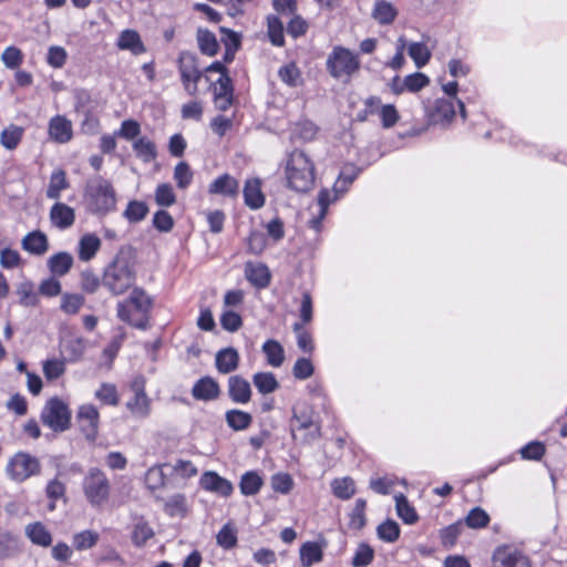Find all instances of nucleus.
Instances as JSON below:
<instances>
[{
	"mask_svg": "<svg viewBox=\"0 0 567 567\" xmlns=\"http://www.w3.org/2000/svg\"><path fill=\"white\" fill-rule=\"evenodd\" d=\"M285 181L288 188L306 193L315 184V164L302 151L295 150L284 162Z\"/></svg>",
	"mask_w": 567,
	"mask_h": 567,
	"instance_id": "nucleus-1",
	"label": "nucleus"
},
{
	"mask_svg": "<svg viewBox=\"0 0 567 567\" xmlns=\"http://www.w3.org/2000/svg\"><path fill=\"white\" fill-rule=\"evenodd\" d=\"M152 307V300L146 292L140 288L132 290L127 300L118 302L117 317L128 324L146 329L148 322V311Z\"/></svg>",
	"mask_w": 567,
	"mask_h": 567,
	"instance_id": "nucleus-2",
	"label": "nucleus"
},
{
	"mask_svg": "<svg viewBox=\"0 0 567 567\" xmlns=\"http://www.w3.org/2000/svg\"><path fill=\"white\" fill-rule=\"evenodd\" d=\"M360 66L361 62L359 55L341 45L333 47L326 61V68L329 74L333 79L343 82L350 81V79L358 73Z\"/></svg>",
	"mask_w": 567,
	"mask_h": 567,
	"instance_id": "nucleus-3",
	"label": "nucleus"
},
{
	"mask_svg": "<svg viewBox=\"0 0 567 567\" xmlns=\"http://www.w3.org/2000/svg\"><path fill=\"white\" fill-rule=\"evenodd\" d=\"M85 200L92 213L106 214L115 208V190L110 182L97 177L87 184Z\"/></svg>",
	"mask_w": 567,
	"mask_h": 567,
	"instance_id": "nucleus-4",
	"label": "nucleus"
},
{
	"mask_svg": "<svg viewBox=\"0 0 567 567\" xmlns=\"http://www.w3.org/2000/svg\"><path fill=\"white\" fill-rule=\"evenodd\" d=\"M135 276L127 260L116 258L110 264L103 275V286L113 295H122L134 284Z\"/></svg>",
	"mask_w": 567,
	"mask_h": 567,
	"instance_id": "nucleus-5",
	"label": "nucleus"
},
{
	"mask_svg": "<svg viewBox=\"0 0 567 567\" xmlns=\"http://www.w3.org/2000/svg\"><path fill=\"white\" fill-rule=\"evenodd\" d=\"M83 493L93 507H101L107 503L111 494V484L106 474L100 468L92 467L83 480Z\"/></svg>",
	"mask_w": 567,
	"mask_h": 567,
	"instance_id": "nucleus-6",
	"label": "nucleus"
},
{
	"mask_svg": "<svg viewBox=\"0 0 567 567\" xmlns=\"http://www.w3.org/2000/svg\"><path fill=\"white\" fill-rule=\"evenodd\" d=\"M40 473V460L27 452H17L8 460L6 465L7 476L16 483H23Z\"/></svg>",
	"mask_w": 567,
	"mask_h": 567,
	"instance_id": "nucleus-7",
	"label": "nucleus"
},
{
	"mask_svg": "<svg viewBox=\"0 0 567 567\" xmlns=\"http://www.w3.org/2000/svg\"><path fill=\"white\" fill-rule=\"evenodd\" d=\"M41 421L54 432H63L71 425V411L59 398L47 401L41 411Z\"/></svg>",
	"mask_w": 567,
	"mask_h": 567,
	"instance_id": "nucleus-8",
	"label": "nucleus"
},
{
	"mask_svg": "<svg viewBox=\"0 0 567 567\" xmlns=\"http://www.w3.org/2000/svg\"><path fill=\"white\" fill-rule=\"evenodd\" d=\"M146 380L142 375L135 377L131 384L133 395L126 402V409L137 419H145L151 414L152 401L146 391Z\"/></svg>",
	"mask_w": 567,
	"mask_h": 567,
	"instance_id": "nucleus-9",
	"label": "nucleus"
},
{
	"mask_svg": "<svg viewBox=\"0 0 567 567\" xmlns=\"http://www.w3.org/2000/svg\"><path fill=\"white\" fill-rule=\"evenodd\" d=\"M178 69L184 89L189 95H196L198 81L202 78V71L197 66L196 58L190 53H182L178 59Z\"/></svg>",
	"mask_w": 567,
	"mask_h": 567,
	"instance_id": "nucleus-10",
	"label": "nucleus"
},
{
	"mask_svg": "<svg viewBox=\"0 0 567 567\" xmlns=\"http://www.w3.org/2000/svg\"><path fill=\"white\" fill-rule=\"evenodd\" d=\"M76 421L81 432L90 441H94L99 433L100 413L97 409L91 404H82L76 413Z\"/></svg>",
	"mask_w": 567,
	"mask_h": 567,
	"instance_id": "nucleus-11",
	"label": "nucleus"
},
{
	"mask_svg": "<svg viewBox=\"0 0 567 567\" xmlns=\"http://www.w3.org/2000/svg\"><path fill=\"white\" fill-rule=\"evenodd\" d=\"M292 436L297 439V432L307 431L303 441H309L319 435V426L315 423L312 411L310 409L297 410L293 409V414L290 422Z\"/></svg>",
	"mask_w": 567,
	"mask_h": 567,
	"instance_id": "nucleus-12",
	"label": "nucleus"
},
{
	"mask_svg": "<svg viewBox=\"0 0 567 567\" xmlns=\"http://www.w3.org/2000/svg\"><path fill=\"white\" fill-rule=\"evenodd\" d=\"M492 560L493 567H532L528 557L512 546L498 547Z\"/></svg>",
	"mask_w": 567,
	"mask_h": 567,
	"instance_id": "nucleus-13",
	"label": "nucleus"
},
{
	"mask_svg": "<svg viewBox=\"0 0 567 567\" xmlns=\"http://www.w3.org/2000/svg\"><path fill=\"white\" fill-rule=\"evenodd\" d=\"M199 485L203 489L224 497L230 496L234 492L231 482L214 471L204 472L199 478Z\"/></svg>",
	"mask_w": 567,
	"mask_h": 567,
	"instance_id": "nucleus-14",
	"label": "nucleus"
},
{
	"mask_svg": "<svg viewBox=\"0 0 567 567\" xmlns=\"http://www.w3.org/2000/svg\"><path fill=\"white\" fill-rule=\"evenodd\" d=\"M48 135L58 144H66L73 137L72 122L63 115H55L49 121Z\"/></svg>",
	"mask_w": 567,
	"mask_h": 567,
	"instance_id": "nucleus-15",
	"label": "nucleus"
},
{
	"mask_svg": "<svg viewBox=\"0 0 567 567\" xmlns=\"http://www.w3.org/2000/svg\"><path fill=\"white\" fill-rule=\"evenodd\" d=\"M228 396L234 403L247 404L251 400L250 383L241 375H233L227 382Z\"/></svg>",
	"mask_w": 567,
	"mask_h": 567,
	"instance_id": "nucleus-16",
	"label": "nucleus"
},
{
	"mask_svg": "<svg viewBox=\"0 0 567 567\" xmlns=\"http://www.w3.org/2000/svg\"><path fill=\"white\" fill-rule=\"evenodd\" d=\"M261 179L258 177L248 178L244 186V200L247 207L252 210L259 209L265 205L266 197L261 189Z\"/></svg>",
	"mask_w": 567,
	"mask_h": 567,
	"instance_id": "nucleus-17",
	"label": "nucleus"
},
{
	"mask_svg": "<svg viewBox=\"0 0 567 567\" xmlns=\"http://www.w3.org/2000/svg\"><path fill=\"white\" fill-rule=\"evenodd\" d=\"M208 193L235 198L239 193V183L234 176L223 174L209 184Z\"/></svg>",
	"mask_w": 567,
	"mask_h": 567,
	"instance_id": "nucleus-18",
	"label": "nucleus"
},
{
	"mask_svg": "<svg viewBox=\"0 0 567 567\" xmlns=\"http://www.w3.org/2000/svg\"><path fill=\"white\" fill-rule=\"evenodd\" d=\"M23 250L31 255L42 256L49 250L48 236L41 230L28 233L21 240Z\"/></svg>",
	"mask_w": 567,
	"mask_h": 567,
	"instance_id": "nucleus-19",
	"label": "nucleus"
},
{
	"mask_svg": "<svg viewBox=\"0 0 567 567\" xmlns=\"http://www.w3.org/2000/svg\"><path fill=\"white\" fill-rule=\"evenodd\" d=\"M50 221L59 229L70 228L75 221L74 209L64 203H55L50 209Z\"/></svg>",
	"mask_w": 567,
	"mask_h": 567,
	"instance_id": "nucleus-20",
	"label": "nucleus"
},
{
	"mask_svg": "<svg viewBox=\"0 0 567 567\" xmlns=\"http://www.w3.org/2000/svg\"><path fill=\"white\" fill-rule=\"evenodd\" d=\"M102 241L97 235L86 233L79 239L78 257L81 261L87 262L92 260L101 249Z\"/></svg>",
	"mask_w": 567,
	"mask_h": 567,
	"instance_id": "nucleus-21",
	"label": "nucleus"
},
{
	"mask_svg": "<svg viewBox=\"0 0 567 567\" xmlns=\"http://www.w3.org/2000/svg\"><path fill=\"white\" fill-rule=\"evenodd\" d=\"M219 384L210 377L199 379L192 389V395L202 401H212L219 396Z\"/></svg>",
	"mask_w": 567,
	"mask_h": 567,
	"instance_id": "nucleus-22",
	"label": "nucleus"
},
{
	"mask_svg": "<svg viewBox=\"0 0 567 567\" xmlns=\"http://www.w3.org/2000/svg\"><path fill=\"white\" fill-rule=\"evenodd\" d=\"M116 45L120 50L130 51L134 55L146 52V48L135 30L126 29L118 35Z\"/></svg>",
	"mask_w": 567,
	"mask_h": 567,
	"instance_id": "nucleus-23",
	"label": "nucleus"
},
{
	"mask_svg": "<svg viewBox=\"0 0 567 567\" xmlns=\"http://www.w3.org/2000/svg\"><path fill=\"white\" fill-rule=\"evenodd\" d=\"M245 276L246 279L257 288H265L270 281V271L268 267L260 262H246Z\"/></svg>",
	"mask_w": 567,
	"mask_h": 567,
	"instance_id": "nucleus-24",
	"label": "nucleus"
},
{
	"mask_svg": "<svg viewBox=\"0 0 567 567\" xmlns=\"http://www.w3.org/2000/svg\"><path fill=\"white\" fill-rule=\"evenodd\" d=\"M215 364L218 372L227 374L235 371L239 364L238 351L234 348H225L216 353Z\"/></svg>",
	"mask_w": 567,
	"mask_h": 567,
	"instance_id": "nucleus-25",
	"label": "nucleus"
},
{
	"mask_svg": "<svg viewBox=\"0 0 567 567\" xmlns=\"http://www.w3.org/2000/svg\"><path fill=\"white\" fill-rule=\"evenodd\" d=\"M455 115L454 104L451 100L437 99L430 113L434 124H449Z\"/></svg>",
	"mask_w": 567,
	"mask_h": 567,
	"instance_id": "nucleus-26",
	"label": "nucleus"
},
{
	"mask_svg": "<svg viewBox=\"0 0 567 567\" xmlns=\"http://www.w3.org/2000/svg\"><path fill=\"white\" fill-rule=\"evenodd\" d=\"M73 257L71 254L61 251L52 255L47 264L50 272L56 277L65 276L73 266Z\"/></svg>",
	"mask_w": 567,
	"mask_h": 567,
	"instance_id": "nucleus-27",
	"label": "nucleus"
},
{
	"mask_svg": "<svg viewBox=\"0 0 567 567\" xmlns=\"http://www.w3.org/2000/svg\"><path fill=\"white\" fill-rule=\"evenodd\" d=\"M27 537L35 545L49 547L52 543V536L48 528L40 522L28 524L25 526Z\"/></svg>",
	"mask_w": 567,
	"mask_h": 567,
	"instance_id": "nucleus-28",
	"label": "nucleus"
},
{
	"mask_svg": "<svg viewBox=\"0 0 567 567\" xmlns=\"http://www.w3.org/2000/svg\"><path fill=\"white\" fill-rule=\"evenodd\" d=\"M164 512L171 517H185L188 512L186 496L181 493L169 496L164 502Z\"/></svg>",
	"mask_w": 567,
	"mask_h": 567,
	"instance_id": "nucleus-29",
	"label": "nucleus"
},
{
	"mask_svg": "<svg viewBox=\"0 0 567 567\" xmlns=\"http://www.w3.org/2000/svg\"><path fill=\"white\" fill-rule=\"evenodd\" d=\"M261 349L266 355L267 363L270 367L279 368L282 365V363L285 361V350H284V347L277 340H274V339L267 340L262 344Z\"/></svg>",
	"mask_w": 567,
	"mask_h": 567,
	"instance_id": "nucleus-30",
	"label": "nucleus"
},
{
	"mask_svg": "<svg viewBox=\"0 0 567 567\" xmlns=\"http://www.w3.org/2000/svg\"><path fill=\"white\" fill-rule=\"evenodd\" d=\"M225 420L231 430L244 431L252 423V415L238 409H231L225 413Z\"/></svg>",
	"mask_w": 567,
	"mask_h": 567,
	"instance_id": "nucleus-31",
	"label": "nucleus"
},
{
	"mask_svg": "<svg viewBox=\"0 0 567 567\" xmlns=\"http://www.w3.org/2000/svg\"><path fill=\"white\" fill-rule=\"evenodd\" d=\"M133 150L144 163H150L157 157L156 145L148 137H138L133 142Z\"/></svg>",
	"mask_w": 567,
	"mask_h": 567,
	"instance_id": "nucleus-32",
	"label": "nucleus"
},
{
	"mask_svg": "<svg viewBox=\"0 0 567 567\" xmlns=\"http://www.w3.org/2000/svg\"><path fill=\"white\" fill-rule=\"evenodd\" d=\"M278 76L290 87H297L303 83L302 73L293 62L280 66L278 70Z\"/></svg>",
	"mask_w": 567,
	"mask_h": 567,
	"instance_id": "nucleus-33",
	"label": "nucleus"
},
{
	"mask_svg": "<svg viewBox=\"0 0 567 567\" xmlns=\"http://www.w3.org/2000/svg\"><path fill=\"white\" fill-rule=\"evenodd\" d=\"M65 484L58 477H54L47 483L45 495L49 499V511H54L56 507V502L65 498Z\"/></svg>",
	"mask_w": 567,
	"mask_h": 567,
	"instance_id": "nucleus-34",
	"label": "nucleus"
},
{
	"mask_svg": "<svg viewBox=\"0 0 567 567\" xmlns=\"http://www.w3.org/2000/svg\"><path fill=\"white\" fill-rule=\"evenodd\" d=\"M322 548L315 542H307L300 547V560L303 567H310L322 560Z\"/></svg>",
	"mask_w": 567,
	"mask_h": 567,
	"instance_id": "nucleus-35",
	"label": "nucleus"
},
{
	"mask_svg": "<svg viewBox=\"0 0 567 567\" xmlns=\"http://www.w3.org/2000/svg\"><path fill=\"white\" fill-rule=\"evenodd\" d=\"M398 16V10L392 3L381 0L377 1L372 11V17L380 24H390L394 21Z\"/></svg>",
	"mask_w": 567,
	"mask_h": 567,
	"instance_id": "nucleus-36",
	"label": "nucleus"
},
{
	"mask_svg": "<svg viewBox=\"0 0 567 567\" xmlns=\"http://www.w3.org/2000/svg\"><path fill=\"white\" fill-rule=\"evenodd\" d=\"M264 484V481L261 476L254 471L246 472L239 483V488L243 495L245 496H252L256 495L261 486Z\"/></svg>",
	"mask_w": 567,
	"mask_h": 567,
	"instance_id": "nucleus-37",
	"label": "nucleus"
},
{
	"mask_svg": "<svg viewBox=\"0 0 567 567\" xmlns=\"http://www.w3.org/2000/svg\"><path fill=\"white\" fill-rule=\"evenodd\" d=\"M252 382L261 394H270L279 388V382L271 372H258L252 377Z\"/></svg>",
	"mask_w": 567,
	"mask_h": 567,
	"instance_id": "nucleus-38",
	"label": "nucleus"
},
{
	"mask_svg": "<svg viewBox=\"0 0 567 567\" xmlns=\"http://www.w3.org/2000/svg\"><path fill=\"white\" fill-rule=\"evenodd\" d=\"M395 508L398 516L409 525L417 522L419 515L415 508L410 505L408 498L403 494H399L395 497Z\"/></svg>",
	"mask_w": 567,
	"mask_h": 567,
	"instance_id": "nucleus-39",
	"label": "nucleus"
},
{
	"mask_svg": "<svg viewBox=\"0 0 567 567\" xmlns=\"http://www.w3.org/2000/svg\"><path fill=\"white\" fill-rule=\"evenodd\" d=\"M331 489L336 497L340 499H349L355 494V484L349 476L334 478L331 482Z\"/></svg>",
	"mask_w": 567,
	"mask_h": 567,
	"instance_id": "nucleus-40",
	"label": "nucleus"
},
{
	"mask_svg": "<svg viewBox=\"0 0 567 567\" xmlns=\"http://www.w3.org/2000/svg\"><path fill=\"white\" fill-rule=\"evenodd\" d=\"M408 53L419 69L426 65L432 55L430 49L423 42H410Z\"/></svg>",
	"mask_w": 567,
	"mask_h": 567,
	"instance_id": "nucleus-41",
	"label": "nucleus"
},
{
	"mask_svg": "<svg viewBox=\"0 0 567 567\" xmlns=\"http://www.w3.org/2000/svg\"><path fill=\"white\" fill-rule=\"evenodd\" d=\"M19 297V303L23 307H35L39 303V297L31 281H22L16 290Z\"/></svg>",
	"mask_w": 567,
	"mask_h": 567,
	"instance_id": "nucleus-42",
	"label": "nucleus"
},
{
	"mask_svg": "<svg viewBox=\"0 0 567 567\" xmlns=\"http://www.w3.org/2000/svg\"><path fill=\"white\" fill-rule=\"evenodd\" d=\"M69 184L65 178V173L62 169H56L50 177V183L47 189V196L50 199H59L61 192L68 188Z\"/></svg>",
	"mask_w": 567,
	"mask_h": 567,
	"instance_id": "nucleus-43",
	"label": "nucleus"
},
{
	"mask_svg": "<svg viewBox=\"0 0 567 567\" xmlns=\"http://www.w3.org/2000/svg\"><path fill=\"white\" fill-rule=\"evenodd\" d=\"M23 135V128L17 125H10L1 132L0 142L7 150H14Z\"/></svg>",
	"mask_w": 567,
	"mask_h": 567,
	"instance_id": "nucleus-44",
	"label": "nucleus"
},
{
	"mask_svg": "<svg viewBox=\"0 0 567 567\" xmlns=\"http://www.w3.org/2000/svg\"><path fill=\"white\" fill-rule=\"evenodd\" d=\"M99 538V533L91 529H86L76 533L73 536L72 543L76 550H85L94 547Z\"/></svg>",
	"mask_w": 567,
	"mask_h": 567,
	"instance_id": "nucleus-45",
	"label": "nucleus"
},
{
	"mask_svg": "<svg viewBox=\"0 0 567 567\" xmlns=\"http://www.w3.org/2000/svg\"><path fill=\"white\" fill-rule=\"evenodd\" d=\"M154 198L156 204L163 207H169L176 203V195L174 193L173 186L167 183L157 185Z\"/></svg>",
	"mask_w": 567,
	"mask_h": 567,
	"instance_id": "nucleus-46",
	"label": "nucleus"
},
{
	"mask_svg": "<svg viewBox=\"0 0 567 567\" xmlns=\"http://www.w3.org/2000/svg\"><path fill=\"white\" fill-rule=\"evenodd\" d=\"M147 213H148V207L144 202L131 200L127 204V207L123 213V216L130 223H138L145 218Z\"/></svg>",
	"mask_w": 567,
	"mask_h": 567,
	"instance_id": "nucleus-47",
	"label": "nucleus"
},
{
	"mask_svg": "<svg viewBox=\"0 0 567 567\" xmlns=\"http://www.w3.org/2000/svg\"><path fill=\"white\" fill-rule=\"evenodd\" d=\"M197 41L200 51L209 56H213L218 51V42L216 37L209 31H198Z\"/></svg>",
	"mask_w": 567,
	"mask_h": 567,
	"instance_id": "nucleus-48",
	"label": "nucleus"
},
{
	"mask_svg": "<svg viewBox=\"0 0 567 567\" xmlns=\"http://www.w3.org/2000/svg\"><path fill=\"white\" fill-rule=\"evenodd\" d=\"M65 372V360L49 359L43 362V374L49 381H53L62 377Z\"/></svg>",
	"mask_w": 567,
	"mask_h": 567,
	"instance_id": "nucleus-49",
	"label": "nucleus"
},
{
	"mask_svg": "<svg viewBox=\"0 0 567 567\" xmlns=\"http://www.w3.org/2000/svg\"><path fill=\"white\" fill-rule=\"evenodd\" d=\"M377 534L380 539L393 543L400 536V527L396 522L388 519L378 526Z\"/></svg>",
	"mask_w": 567,
	"mask_h": 567,
	"instance_id": "nucleus-50",
	"label": "nucleus"
},
{
	"mask_svg": "<svg viewBox=\"0 0 567 567\" xmlns=\"http://www.w3.org/2000/svg\"><path fill=\"white\" fill-rule=\"evenodd\" d=\"M193 172L186 162H179L174 168V179L181 189L187 188L193 181Z\"/></svg>",
	"mask_w": 567,
	"mask_h": 567,
	"instance_id": "nucleus-51",
	"label": "nucleus"
},
{
	"mask_svg": "<svg viewBox=\"0 0 567 567\" xmlns=\"http://www.w3.org/2000/svg\"><path fill=\"white\" fill-rule=\"evenodd\" d=\"M268 35L274 45L281 47L285 43L284 25L277 17H268Z\"/></svg>",
	"mask_w": 567,
	"mask_h": 567,
	"instance_id": "nucleus-52",
	"label": "nucleus"
},
{
	"mask_svg": "<svg viewBox=\"0 0 567 567\" xmlns=\"http://www.w3.org/2000/svg\"><path fill=\"white\" fill-rule=\"evenodd\" d=\"M154 536L153 528L146 522H138L135 524L132 533V542L134 545L141 547Z\"/></svg>",
	"mask_w": 567,
	"mask_h": 567,
	"instance_id": "nucleus-53",
	"label": "nucleus"
},
{
	"mask_svg": "<svg viewBox=\"0 0 567 567\" xmlns=\"http://www.w3.org/2000/svg\"><path fill=\"white\" fill-rule=\"evenodd\" d=\"M84 305V297L79 293H64L61 299V309L68 315H75Z\"/></svg>",
	"mask_w": 567,
	"mask_h": 567,
	"instance_id": "nucleus-54",
	"label": "nucleus"
},
{
	"mask_svg": "<svg viewBox=\"0 0 567 567\" xmlns=\"http://www.w3.org/2000/svg\"><path fill=\"white\" fill-rule=\"evenodd\" d=\"M141 133V125L135 120H124L121 123L118 131L115 132V135L125 140V141H135Z\"/></svg>",
	"mask_w": 567,
	"mask_h": 567,
	"instance_id": "nucleus-55",
	"label": "nucleus"
},
{
	"mask_svg": "<svg viewBox=\"0 0 567 567\" xmlns=\"http://www.w3.org/2000/svg\"><path fill=\"white\" fill-rule=\"evenodd\" d=\"M374 557V550L365 543H361L352 558L353 567H364L371 564Z\"/></svg>",
	"mask_w": 567,
	"mask_h": 567,
	"instance_id": "nucleus-56",
	"label": "nucleus"
},
{
	"mask_svg": "<svg viewBox=\"0 0 567 567\" xmlns=\"http://www.w3.org/2000/svg\"><path fill=\"white\" fill-rule=\"evenodd\" d=\"M217 544L225 548H233L237 543V530L230 524H226L217 534Z\"/></svg>",
	"mask_w": 567,
	"mask_h": 567,
	"instance_id": "nucleus-57",
	"label": "nucleus"
},
{
	"mask_svg": "<svg viewBox=\"0 0 567 567\" xmlns=\"http://www.w3.org/2000/svg\"><path fill=\"white\" fill-rule=\"evenodd\" d=\"M270 484L275 492L287 495L293 487V480L287 473H277L271 476Z\"/></svg>",
	"mask_w": 567,
	"mask_h": 567,
	"instance_id": "nucleus-58",
	"label": "nucleus"
},
{
	"mask_svg": "<svg viewBox=\"0 0 567 567\" xmlns=\"http://www.w3.org/2000/svg\"><path fill=\"white\" fill-rule=\"evenodd\" d=\"M145 484L146 487L153 492L165 485V474L161 466L148 468L145 474Z\"/></svg>",
	"mask_w": 567,
	"mask_h": 567,
	"instance_id": "nucleus-59",
	"label": "nucleus"
},
{
	"mask_svg": "<svg viewBox=\"0 0 567 567\" xmlns=\"http://www.w3.org/2000/svg\"><path fill=\"white\" fill-rule=\"evenodd\" d=\"M63 348L70 354V360L80 359L85 351V341L80 337H72L63 342Z\"/></svg>",
	"mask_w": 567,
	"mask_h": 567,
	"instance_id": "nucleus-60",
	"label": "nucleus"
},
{
	"mask_svg": "<svg viewBox=\"0 0 567 567\" xmlns=\"http://www.w3.org/2000/svg\"><path fill=\"white\" fill-rule=\"evenodd\" d=\"M466 525L471 528H482L489 523L488 514L481 507H475L470 511L465 518Z\"/></svg>",
	"mask_w": 567,
	"mask_h": 567,
	"instance_id": "nucleus-61",
	"label": "nucleus"
},
{
	"mask_svg": "<svg viewBox=\"0 0 567 567\" xmlns=\"http://www.w3.org/2000/svg\"><path fill=\"white\" fill-rule=\"evenodd\" d=\"M95 396L107 405H117L118 403L116 386L110 383H103L95 392Z\"/></svg>",
	"mask_w": 567,
	"mask_h": 567,
	"instance_id": "nucleus-62",
	"label": "nucleus"
},
{
	"mask_svg": "<svg viewBox=\"0 0 567 567\" xmlns=\"http://www.w3.org/2000/svg\"><path fill=\"white\" fill-rule=\"evenodd\" d=\"M1 61L8 69H17L23 61L22 52L17 47H8L1 54Z\"/></svg>",
	"mask_w": 567,
	"mask_h": 567,
	"instance_id": "nucleus-63",
	"label": "nucleus"
},
{
	"mask_svg": "<svg viewBox=\"0 0 567 567\" xmlns=\"http://www.w3.org/2000/svg\"><path fill=\"white\" fill-rule=\"evenodd\" d=\"M317 126L309 121L297 123L293 128V136L300 141L308 142L315 138Z\"/></svg>",
	"mask_w": 567,
	"mask_h": 567,
	"instance_id": "nucleus-64",
	"label": "nucleus"
}]
</instances>
